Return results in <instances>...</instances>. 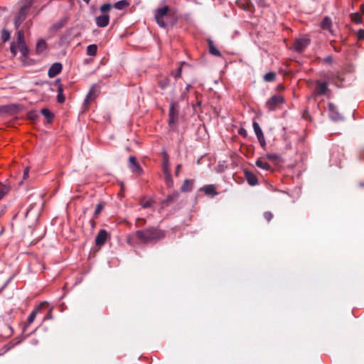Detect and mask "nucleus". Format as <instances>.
I'll return each instance as SVG.
<instances>
[{"instance_id": "35", "label": "nucleus", "mask_w": 364, "mask_h": 364, "mask_svg": "<svg viewBox=\"0 0 364 364\" xmlns=\"http://www.w3.org/2000/svg\"><path fill=\"white\" fill-rule=\"evenodd\" d=\"M17 41H18V44L25 43V41H24V33H23V31H18Z\"/></svg>"}, {"instance_id": "26", "label": "nucleus", "mask_w": 364, "mask_h": 364, "mask_svg": "<svg viewBox=\"0 0 364 364\" xmlns=\"http://www.w3.org/2000/svg\"><path fill=\"white\" fill-rule=\"evenodd\" d=\"M20 52L23 56H26L28 53V49L26 43L18 44Z\"/></svg>"}, {"instance_id": "53", "label": "nucleus", "mask_w": 364, "mask_h": 364, "mask_svg": "<svg viewBox=\"0 0 364 364\" xmlns=\"http://www.w3.org/2000/svg\"><path fill=\"white\" fill-rule=\"evenodd\" d=\"M181 68L179 69L178 70V73H177L176 76V77H179L181 75Z\"/></svg>"}, {"instance_id": "1", "label": "nucleus", "mask_w": 364, "mask_h": 364, "mask_svg": "<svg viewBox=\"0 0 364 364\" xmlns=\"http://www.w3.org/2000/svg\"><path fill=\"white\" fill-rule=\"evenodd\" d=\"M164 237V233L162 230L155 228H150L146 230H137L130 234L127 237V241L128 244L135 245L156 242Z\"/></svg>"}, {"instance_id": "44", "label": "nucleus", "mask_w": 364, "mask_h": 364, "mask_svg": "<svg viewBox=\"0 0 364 364\" xmlns=\"http://www.w3.org/2000/svg\"><path fill=\"white\" fill-rule=\"evenodd\" d=\"M136 224L139 227L142 226L145 224V220L142 218H138L136 221Z\"/></svg>"}, {"instance_id": "19", "label": "nucleus", "mask_w": 364, "mask_h": 364, "mask_svg": "<svg viewBox=\"0 0 364 364\" xmlns=\"http://www.w3.org/2000/svg\"><path fill=\"white\" fill-rule=\"evenodd\" d=\"M130 5V3L127 0H121L116 2L114 5V7L118 10H123L127 8Z\"/></svg>"}, {"instance_id": "15", "label": "nucleus", "mask_w": 364, "mask_h": 364, "mask_svg": "<svg viewBox=\"0 0 364 364\" xmlns=\"http://www.w3.org/2000/svg\"><path fill=\"white\" fill-rule=\"evenodd\" d=\"M245 178H246L247 181L248 182V183L250 186H255L257 184L258 180L254 173H252L250 171H246L245 173Z\"/></svg>"}, {"instance_id": "23", "label": "nucleus", "mask_w": 364, "mask_h": 364, "mask_svg": "<svg viewBox=\"0 0 364 364\" xmlns=\"http://www.w3.org/2000/svg\"><path fill=\"white\" fill-rule=\"evenodd\" d=\"M276 79V73L274 72H269L264 75V80L266 82H272Z\"/></svg>"}, {"instance_id": "11", "label": "nucleus", "mask_w": 364, "mask_h": 364, "mask_svg": "<svg viewBox=\"0 0 364 364\" xmlns=\"http://www.w3.org/2000/svg\"><path fill=\"white\" fill-rule=\"evenodd\" d=\"M107 239V232L105 230H101L97 233L95 237V244L97 245H102L105 243Z\"/></svg>"}, {"instance_id": "13", "label": "nucleus", "mask_w": 364, "mask_h": 364, "mask_svg": "<svg viewBox=\"0 0 364 364\" xmlns=\"http://www.w3.org/2000/svg\"><path fill=\"white\" fill-rule=\"evenodd\" d=\"M46 302H42L36 309H34L31 314L28 316L27 319V325L31 324L35 320L36 315L41 310V309L46 305Z\"/></svg>"}, {"instance_id": "38", "label": "nucleus", "mask_w": 364, "mask_h": 364, "mask_svg": "<svg viewBox=\"0 0 364 364\" xmlns=\"http://www.w3.org/2000/svg\"><path fill=\"white\" fill-rule=\"evenodd\" d=\"M253 9H254V6H253L252 4L250 1L247 2V5L245 6V9L246 11L252 12Z\"/></svg>"}, {"instance_id": "33", "label": "nucleus", "mask_w": 364, "mask_h": 364, "mask_svg": "<svg viewBox=\"0 0 364 364\" xmlns=\"http://www.w3.org/2000/svg\"><path fill=\"white\" fill-rule=\"evenodd\" d=\"M111 4H105L100 6V11L101 12L105 14L107 13L111 9Z\"/></svg>"}, {"instance_id": "27", "label": "nucleus", "mask_w": 364, "mask_h": 364, "mask_svg": "<svg viewBox=\"0 0 364 364\" xmlns=\"http://www.w3.org/2000/svg\"><path fill=\"white\" fill-rule=\"evenodd\" d=\"M41 113L43 116H45L48 119V122H50L53 117V114L50 112L49 109L45 108L41 110Z\"/></svg>"}, {"instance_id": "54", "label": "nucleus", "mask_w": 364, "mask_h": 364, "mask_svg": "<svg viewBox=\"0 0 364 364\" xmlns=\"http://www.w3.org/2000/svg\"><path fill=\"white\" fill-rule=\"evenodd\" d=\"M51 318V314H48L46 318H46Z\"/></svg>"}, {"instance_id": "46", "label": "nucleus", "mask_w": 364, "mask_h": 364, "mask_svg": "<svg viewBox=\"0 0 364 364\" xmlns=\"http://www.w3.org/2000/svg\"><path fill=\"white\" fill-rule=\"evenodd\" d=\"M29 168L26 167L23 172V179H26L28 177Z\"/></svg>"}, {"instance_id": "20", "label": "nucleus", "mask_w": 364, "mask_h": 364, "mask_svg": "<svg viewBox=\"0 0 364 364\" xmlns=\"http://www.w3.org/2000/svg\"><path fill=\"white\" fill-rule=\"evenodd\" d=\"M193 183L188 179H186L181 186V191L183 192H188L191 191Z\"/></svg>"}, {"instance_id": "34", "label": "nucleus", "mask_w": 364, "mask_h": 364, "mask_svg": "<svg viewBox=\"0 0 364 364\" xmlns=\"http://www.w3.org/2000/svg\"><path fill=\"white\" fill-rule=\"evenodd\" d=\"M103 207L104 205L101 203L97 205V207L94 213L95 218H97L98 215L101 213L102 210L103 209Z\"/></svg>"}, {"instance_id": "50", "label": "nucleus", "mask_w": 364, "mask_h": 364, "mask_svg": "<svg viewBox=\"0 0 364 364\" xmlns=\"http://www.w3.org/2000/svg\"><path fill=\"white\" fill-rule=\"evenodd\" d=\"M181 167V164H179V165H178V166H177V167H176V176H178V175L179 170H180Z\"/></svg>"}, {"instance_id": "10", "label": "nucleus", "mask_w": 364, "mask_h": 364, "mask_svg": "<svg viewBox=\"0 0 364 364\" xmlns=\"http://www.w3.org/2000/svg\"><path fill=\"white\" fill-rule=\"evenodd\" d=\"M62 70V65L60 63H55L51 65L48 70V76L50 77H54L58 75Z\"/></svg>"}, {"instance_id": "43", "label": "nucleus", "mask_w": 364, "mask_h": 364, "mask_svg": "<svg viewBox=\"0 0 364 364\" xmlns=\"http://www.w3.org/2000/svg\"><path fill=\"white\" fill-rule=\"evenodd\" d=\"M358 39L360 40H363L364 39V30L363 29H360L358 31Z\"/></svg>"}, {"instance_id": "29", "label": "nucleus", "mask_w": 364, "mask_h": 364, "mask_svg": "<svg viewBox=\"0 0 364 364\" xmlns=\"http://www.w3.org/2000/svg\"><path fill=\"white\" fill-rule=\"evenodd\" d=\"M257 138L259 142L260 146L264 148L266 146V141L263 132L258 134Z\"/></svg>"}, {"instance_id": "18", "label": "nucleus", "mask_w": 364, "mask_h": 364, "mask_svg": "<svg viewBox=\"0 0 364 364\" xmlns=\"http://www.w3.org/2000/svg\"><path fill=\"white\" fill-rule=\"evenodd\" d=\"M168 11L169 8L167 6L159 9L156 12L155 18H164L167 15Z\"/></svg>"}, {"instance_id": "37", "label": "nucleus", "mask_w": 364, "mask_h": 364, "mask_svg": "<svg viewBox=\"0 0 364 364\" xmlns=\"http://www.w3.org/2000/svg\"><path fill=\"white\" fill-rule=\"evenodd\" d=\"M10 38V33L7 31H2V39L4 41H7Z\"/></svg>"}, {"instance_id": "17", "label": "nucleus", "mask_w": 364, "mask_h": 364, "mask_svg": "<svg viewBox=\"0 0 364 364\" xmlns=\"http://www.w3.org/2000/svg\"><path fill=\"white\" fill-rule=\"evenodd\" d=\"M256 165L257 167L268 171L271 168V166L264 160V158H259L256 161Z\"/></svg>"}, {"instance_id": "25", "label": "nucleus", "mask_w": 364, "mask_h": 364, "mask_svg": "<svg viewBox=\"0 0 364 364\" xmlns=\"http://www.w3.org/2000/svg\"><path fill=\"white\" fill-rule=\"evenodd\" d=\"M209 51L213 55H215V56L220 55V52L219 51V50L218 48H216L213 46L212 41H210V43H209Z\"/></svg>"}, {"instance_id": "9", "label": "nucleus", "mask_w": 364, "mask_h": 364, "mask_svg": "<svg viewBox=\"0 0 364 364\" xmlns=\"http://www.w3.org/2000/svg\"><path fill=\"white\" fill-rule=\"evenodd\" d=\"M109 22V16L107 14H104L96 18V23L100 28L106 27Z\"/></svg>"}, {"instance_id": "3", "label": "nucleus", "mask_w": 364, "mask_h": 364, "mask_svg": "<svg viewBox=\"0 0 364 364\" xmlns=\"http://www.w3.org/2000/svg\"><path fill=\"white\" fill-rule=\"evenodd\" d=\"M284 102V99L282 95H276L270 97L266 102L265 107L269 112L275 110L281 104Z\"/></svg>"}, {"instance_id": "45", "label": "nucleus", "mask_w": 364, "mask_h": 364, "mask_svg": "<svg viewBox=\"0 0 364 364\" xmlns=\"http://www.w3.org/2000/svg\"><path fill=\"white\" fill-rule=\"evenodd\" d=\"M323 61L326 63L331 64L333 62V58L331 55H328L323 59Z\"/></svg>"}, {"instance_id": "39", "label": "nucleus", "mask_w": 364, "mask_h": 364, "mask_svg": "<svg viewBox=\"0 0 364 364\" xmlns=\"http://www.w3.org/2000/svg\"><path fill=\"white\" fill-rule=\"evenodd\" d=\"M168 82L169 80L168 79H164V80H161L159 82V85L162 87V88H165L168 84Z\"/></svg>"}, {"instance_id": "48", "label": "nucleus", "mask_w": 364, "mask_h": 364, "mask_svg": "<svg viewBox=\"0 0 364 364\" xmlns=\"http://www.w3.org/2000/svg\"><path fill=\"white\" fill-rule=\"evenodd\" d=\"M141 205L143 208H148V207H150L151 205V201H146L145 203H141Z\"/></svg>"}, {"instance_id": "4", "label": "nucleus", "mask_w": 364, "mask_h": 364, "mask_svg": "<svg viewBox=\"0 0 364 364\" xmlns=\"http://www.w3.org/2000/svg\"><path fill=\"white\" fill-rule=\"evenodd\" d=\"M328 116L333 121L342 120L343 119L342 114L338 112L337 107L329 102L328 105Z\"/></svg>"}, {"instance_id": "49", "label": "nucleus", "mask_w": 364, "mask_h": 364, "mask_svg": "<svg viewBox=\"0 0 364 364\" xmlns=\"http://www.w3.org/2000/svg\"><path fill=\"white\" fill-rule=\"evenodd\" d=\"M166 175H167V183L170 186L173 183V181L171 178V174L169 173V176H168V174H166Z\"/></svg>"}, {"instance_id": "41", "label": "nucleus", "mask_w": 364, "mask_h": 364, "mask_svg": "<svg viewBox=\"0 0 364 364\" xmlns=\"http://www.w3.org/2000/svg\"><path fill=\"white\" fill-rule=\"evenodd\" d=\"M257 4L261 7H267L268 6L266 0H258Z\"/></svg>"}, {"instance_id": "31", "label": "nucleus", "mask_w": 364, "mask_h": 364, "mask_svg": "<svg viewBox=\"0 0 364 364\" xmlns=\"http://www.w3.org/2000/svg\"><path fill=\"white\" fill-rule=\"evenodd\" d=\"M65 23V19H62L60 21L54 23L53 26V28L54 30H58V29H60V28H63L64 26Z\"/></svg>"}, {"instance_id": "30", "label": "nucleus", "mask_w": 364, "mask_h": 364, "mask_svg": "<svg viewBox=\"0 0 364 364\" xmlns=\"http://www.w3.org/2000/svg\"><path fill=\"white\" fill-rule=\"evenodd\" d=\"M252 127L256 136H258V134L262 133V130L257 122H253Z\"/></svg>"}, {"instance_id": "14", "label": "nucleus", "mask_w": 364, "mask_h": 364, "mask_svg": "<svg viewBox=\"0 0 364 364\" xmlns=\"http://www.w3.org/2000/svg\"><path fill=\"white\" fill-rule=\"evenodd\" d=\"M316 92L319 95H325L328 90V85L326 82H318L316 86Z\"/></svg>"}, {"instance_id": "21", "label": "nucleus", "mask_w": 364, "mask_h": 364, "mask_svg": "<svg viewBox=\"0 0 364 364\" xmlns=\"http://www.w3.org/2000/svg\"><path fill=\"white\" fill-rule=\"evenodd\" d=\"M46 43L44 40H39L36 45V52L40 53L46 49Z\"/></svg>"}, {"instance_id": "28", "label": "nucleus", "mask_w": 364, "mask_h": 364, "mask_svg": "<svg viewBox=\"0 0 364 364\" xmlns=\"http://www.w3.org/2000/svg\"><path fill=\"white\" fill-rule=\"evenodd\" d=\"M58 101L60 103H63L65 101V97L63 96V88L61 87L60 85L58 86Z\"/></svg>"}, {"instance_id": "40", "label": "nucleus", "mask_w": 364, "mask_h": 364, "mask_svg": "<svg viewBox=\"0 0 364 364\" xmlns=\"http://www.w3.org/2000/svg\"><path fill=\"white\" fill-rule=\"evenodd\" d=\"M273 215H272V213H270V212H265L264 213V218L267 220V221H270L272 218Z\"/></svg>"}, {"instance_id": "5", "label": "nucleus", "mask_w": 364, "mask_h": 364, "mask_svg": "<svg viewBox=\"0 0 364 364\" xmlns=\"http://www.w3.org/2000/svg\"><path fill=\"white\" fill-rule=\"evenodd\" d=\"M309 44V40L308 38H301L296 39L294 44L293 48L297 52H302Z\"/></svg>"}, {"instance_id": "6", "label": "nucleus", "mask_w": 364, "mask_h": 364, "mask_svg": "<svg viewBox=\"0 0 364 364\" xmlns=\"http://www.w3.org/2000/svg\"><path fill=\"white\" fill-rule=\"evenodd\" d=\"M129 168L135 174L140 175L142 173V168L136 162V159L134 156L129 158Z\"/></svg>"}, {"instance_id": "51", "label": "nucleus", "mask_w": 364, "mask_h": 364, "mask_svg": "<svg viewBox=\"0 0 364 364\" xmlns=\"http://www.w3.org/2000/svg\"><path fill=\"white\" fill-rule=\"evenodd\" d=\"M11 51L15 55L16 54V50H15V48L14 46H11Z\"/></svg>"}, {"instance_id": "47", "label": "nucleus", "mask_w": 364, "mask_h": 364, "mask_svg": "<svg viewBox=\"0 0 364 364\" xmlns=\"http://www.w3.org/2000/svg\"><path fill=\"white\" fill-rule=\"evenodd\" d=\"M352 20H353V21H355V23H360V22H361L360 16H358V15H357V16H355V17H353V18H352Z\"/></svg>"}, {"instance_id": "42", "label": "nucleus", "mask_w": 364, "mask_h": 364, "mask_svg": "<svg viewBox=\"0 0 364 364\" xmlns=\"http://www.w3.org/2000/svg\"><path fill=\"white\" fill-rule=\"evenodd\" d=\"M156 20L157 23H158L161 27H165L166 23H165V22L164 21V18H156Z\"/></svg>"}, {"instance_id": "2", "label": "nucleus", "mask_w": 364, "mask_h": 364, "mask_svg": "<svg viewBox=\"0 0 364 364\" xmlns=\"http://www.w3.org/2000/svg\"><path fill=\"white\" fill-rule=\"evenodd\" d=\"M33 4V0H24L23 4L21 6L20 11L15 17L14 24L16 29L18 28L20 25L26 19V15Z\"/></svg>"}, {"instance_id": "55", "label": "nucleus", "mask_w": 364, "mask_h": 364, "mask_svg": "<svg viewBox=\"0 0 364 364\" xmlns=\"http://www.w3.org/2000/svg\"><path fill=\"white\" fill-rule=\"evenodd\" d=\"M360 186H361V187L364 186V183H360Z\"/></svg>"}, {"instance_id": "7", "label": "nucleus", "mask_w": 364, "mask_h": 364, "mask_svg": "<svg viewBox=\"0 0 364 364\" xmlns=\"http://www.w3.org/2000/svg\"><path fill=\"white\" fill-rule=\"evenodd\" d=\"M178 105L176 102L171 103L169 110V124H174L178 119Z\"/></svg>"}, {"instance_id": "12", "label": "nucleus", "mask_w": 364, "mask_h": 364, "mask_svg": "<svg viewBox=\"0 0 364 364\" xmlns=\"http://www.w3.org/2000/svg\"><path fill=\"white\" fill-rule=\"evenodd\" d=\"M331 26H332L331 19L329 17H325L321 23V27L322 28V29L328 31L329 33L333 35V31L331 28Z\"/></svg>"}, {"instance_id": "36", "label": "nucleus", "mask_w": 364, "mask_h": 364, "mask_svg": "<svg viewBox=\"0 0 364 364\" xmlns=\"http://www.w3.org/2000/svg\"><path fill=\"white\" fill-rule=\"evenodd\" d=\"M9 188L6 186H0V200L7 193Z\"/></svg>"}, {"instance_id": "32", "label": "nucleus", "mask_w": 364, "mask_h": 364, "mask_svg": "<svg viewBox=\"0 0 364 364\" xmlns=\"http://www.w3.org/2000/svg\"><path fill=\"white\" fill-rule=\"evenodd\" d=\"M264 159H269L270 161H275L279 159V155L277 154H267L264 156Z\"/></svg>"}, {"instance_id": "56", "label": "nucleus", "mask_w": 364, "mask_h": 364, "mask_svg": "<svg viewBox=\"0 0 364 364\" xmlns=\"http://www.w3.org/2000/svg\"><path fill=\"white\" fill-rule=\"evenodd\" d=\"M83 1H85L86 3H89V1H90V0H83Z\"/></svg>"}, {"instance_id": "8", "label": "nucleus", "mask_w": 364, "mask_h": 364, "mask_svg": "<svg viewBox=\"0 0 364 364\" xmlns=\"http://www.w3.org/2000/svg\"><path fill=\"white\" fill-rule=\"evenodd\" d=\"M99 92V88L95 85H92L85 97V104H89L93 101L98 96Z\"/></svg>"}, {"instance_id": "22", "label": "nucleus", "mask_w": 364, "mask_h": 364, "mask_svg": "<svg viewBox=\"0 0 364 364\" xmlns=\"http://www.w3.org/2000/svg\"><path fill=\"white\" fill-rule=\"evenodd\" d=\"M97 46L95 44H92L87 48V55L90 56H95L97 54Z\"/></svg>"}, {"instance_id": "52", "label": "nucleus", "mask_w": 364, "mask_h": 364, "mask_svg": "<svg viewBox=\"0 0 364 364\" xmlns=\"http://www.w3.org/2000/svg\"><path fill=\"white\" fill-rule=\"evenodd\" d=\"M360 11L364 14V4L360 6Z\"/></svg>"}, {"instance_id": "16", "label": "nucleus", "mask_w": 364, "mask_h": 364, "mask_svg": "<svg viewBox=\"0 0 364 364\" xmlns=\"http://www.w3.org/2000/svg\"><path fill=\"white\" fill-rule=\"evenodd\" d=\"M201 191H203L206 195L211 196H217L218 192L216 191V188L214 185H205L202 188Z\"/></svg>"}, {"instance_id": "24", "label": "nucleus", "mask_w": 364, "mask_h": 364, "mask_svg": "<svg viewBox=\"0 0 364 364\" xmlns=\"http://www.w3.org/2000/svg\"><path fill=\"white\" fill-rule=\"evenodd\" d=\"M163 167H164V171L165 173L169 175V173H170L169 163H168V156L166 154H165L164 156Z\"/></svg>"}]
</instances>
